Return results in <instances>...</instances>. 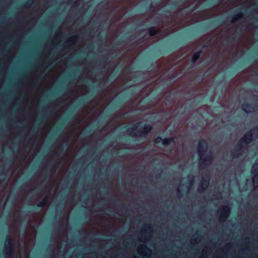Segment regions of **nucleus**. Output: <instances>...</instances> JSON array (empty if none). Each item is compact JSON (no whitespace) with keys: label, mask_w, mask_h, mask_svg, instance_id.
<instances>
[{"label":"nucleus","mask_w":258,"mask_h":258,"mask_svg":"<svg viewBox=\"0 0 258 258\" xmlns=\"http://www.w3.org/2000/svg\"><path fill=\"white\" fill-rule=\"evenodd\" d=\"M144 24V22L143 21H142V22H140V23L139 24V26H142Z\"/></svg>","instance_id":"72a5a7b5"},{"label":"nucleus","mask_w":258,"mask_h":258,"mask_svg":"<svg viewBox=\"0 0 258 258\" xmlns=\"http://www.w3.org/2000/svg\"><path fill=\"white\" fill-rule=\"evenodd\" d=\"M207 46V45L205 44L204 46H203V48H205Z\"/></svg>","instance_id":"79ce46f5"},{"label":"nucleus","mask_w":258,"mask_h":258,"mask_svg":"<svg viewBox=\"0 0 258 258\" xmlns=\"http://www.w3.org/2000/svg\"><path fill=\"white\" fill-rule=\"evenodd\" d=\"M150 8H152V7H153V6H152V5H150Z\"/></svg>","instance_id":"de8ad7c7"},{"label":"nucleus","mask_w":258,"mask_h":258,"mask_svg":"<svg viewBox=\"0 0 258 258\" xmlns=\"http://www.w3.org/2000/svg\"><path fill=\"white\" fill-rule=\"evenodd\" d=\"M209 179L208 178V180H203L201 184L200 185L198 190L200 192H202L204 191L208 186L209 184Z\"/></svg>","instance_id":"4468645a"},{"label":"nucleus","mask_w":258,"mask_h":258,"mask_svg":"<svg viewBox=\"0 0 258 258\" xmlns=\"http://www.w3.org/2000/svg\"><path fill=\"white\" fill-rule=\"evenodd\" d=\"M156 21H155V20H154V21H153V22H152V24H156Z\"/></svg>","instance_id":"e433bc0d"},{"label":"nucleus","mask_w":258,"mask_h":258,"mask_svg":"<svg viewBox=\"0 0 258 258\" xmlns=\"http://www.w3.org/2000/svg\"><path fill=\"white\" fill-rule=\"evenodd\" d=\"M2 113H10L9 112H2ZM10 113H20L19 112H11ZM22 113H85L84 112L82 111H78V112H73V111H64V112H59V111H56V112H53V111H48V112H23ZM87 113H90L89 112H87ZM93 113H105L104 111H100V112H93Z\"/></svg>","instance_id":"f8f14e48"},{"label":"nucleus","mask_w":258,"mask_h":258,"mask_svg":"<svg viewBox=\"0 0 258 258\" xmlns=\"http://www.w3.org/2000/svg\"><path fill=\"white\" fill-rule=\"evenodd\" d=\"M211 5H212V3H211V2H209V3H208L206 5V6H208V7H210V6H211Z\"/></svg>","instance_id":"f704fd0d"},{"label":"nucleus","mask_w":258,"mask_h":258,"mask_svg":"<svg viewBox=\"0 0 258 258\" xmlns=\"http://www.w3.org/2000/svg\"><path fill=\"white\" fill-rule=\"evenodd\" d=\"M174 95L170 91H167L165 93V101L166 105H170L174 102Z\"/></svg>","instance_id":"9d476101"},{"label":"nucleus","mask_w":258,"mask_h":258,"mask_svg":"<svg viewBox=\"0 0 258 258\" xmlns=\"http://www.w3.org/2000/svg\"><path fill=\"white\" fill-rule=\"evenodd\" d=\"M207 148V143L205 141H201L199 142L198 145V152L200 156L199 166L200 168H204V165H208L212 162L213 158L211 156L204 157V153Z\"/></svg>","instance_id":"f257e3e1"},{"label":"nucleus","mask_w":258,"mask_h":258,"mask_svg":"<svg viewBox=\"0 0 258 258\" xmlns=\"http://www.w3.org/2000/svg\"><path fill=\"white\" fill-rule=\"evenodd\" d=\"M243 16V14L241 12H237L236 14L232 16V19L231 20V22L234 23L237 21L239 18H241Z\"/></svg>","instance_id":"a211bd4d"},{"label":"nucleus","mask_w":258,"mask_h":258,"mask_svg":"<svg viewBox=\"0 0 258 258\" xmlns=\"http://www.w3.org/2000/svg\"><path fill=\"white\" fill-rule=\"evenodd\" d=\"M230 209L228 206H223L222 208H220L218 212L220 213L219 220L221 222L225 221L230 214Z\"/></svg>","instance_id":"6e6552de"},{"label":"nucleus","mask_w":258,"mask_h":258,"mask_svg":"<svg viewBox=\"0 0 258 258\" xmlns=\"http://www.w3.org/2000/svg\"><path fill=\"white\" fill-rule=\"evenodd\" d=\"M229 18V17H227V20H228V18Z\"/></svg>","instance_id":"603ef678"},{"label":"nucleus","mask_w":258,"mask_h":258,"mask_svg":"<svg viewBox=\"0 0 258 258\" xmlns=\"http://www.w3.org/2000/svg\"><path fill=\"white\" fill-rule=\"evenodd\" d=\"M237 38V37L236 36H233L231 37L230 40L229 41V42H230L231 41H234L236 40Z\"/></svg>","instance_id":"7c9ffc66"},{"label":"nucleus","mask_w":258,"mask_h":258,"mask_svg":"<svg viewBox=\"0 0 258 258\" xmlns=\"http://www.w3.org/2000/svg\"><path fill=\"white\" fill-rule=\"evenodd\" d=\"M138 253L143 256H149L151 255L152 251L144 244H141L138 247Z\"/></svg>","instance_id":"1a4fd4ad"},{"label":"nucleus","mask_w":258,"mask_h":258,"mask_svg":"<svg viewBox=\"0 0 258 258\" xmlns=\"http://www.w3.org/2000/svg\"><path fill=\"white\" fill-rule=\"evenodd\" d=\"M253 182L255 186H258V176L255 175L253 178Z\"/></svg>","instance_id":"5701e85b"},{"label":"nucleus","mask_w":258,"mask_h":258,"mask_svg":"<svg viewBox=\"0 0 258 258\" xmlns=\"http://www.w3.org/2000/svg\"><path fill=\"white\" fill-rule=\"evenodd\" d=\"M118 74V72H113L111 73V74L110 75V77L111 79H113L115 77H116V76Z\"/></svg>","instance_id":"cd10ccee"},{"label":"nucleus","mask_w":258,"mask_h":258,"mask_svg":"<svg viewBox=\"0 0 258 258\" xmlns=\"http://www.w3.org/2000/svg\"><path fill=\"white\" fill-rule=\"evenodd\" d=\"M138 126H137L134 128L129 130L128 132L130 135L133 136H142L150 132L152 129L151 126L147 125H145L142 129H140V131H139L138 130Z\"/></svg>","instance_id":"39448f33"},{"label":"nucleus","mask_w":258,"mask_h":258,"mask_svg":"<svg viewBox=\"0 0 258 258\" xmlns=\"http://www.w3.org/2000/svg\"><path fill=\"white\" fill-rule=\"evenodd\" d=\"M173 140L172 139H165L163 141V144L164 145H168V144L170 143V142L171 141H172Z\"/></svg>","instance_id":"bb28decb"},{"label":"nucleus","mask_w":258,"mask_h":258,"mask_svg":"<svg viewBox=\"0 0 258 258\" xmlns=\"http://www.w3.org/2000/svg\"><path fill=\"white\" fill-rule=\"evenodd\" d=\"M148 30L150 36H154L159 33V31L154 26L150 27Z\"/></svg>","instance_id":"f3484780"},{"label":"nucleus","mask_w":258,"mask_h":258,"mask_svg":"<svg viewBox=\"0 0 258 258\" xmlns=\"http://www.w3.org/2000/svg\"><path fill=\"white\" fill-rule=\"evenodd\" d=\"M42 101H43V102H46L45 99H43Z\"/></svg>","instance_id":"c03bdc74"},{"label":"nucleus","mask_w":258,"mask_h":258,"mask_svg":"<svg viewBox=\"0 0 258 258\" xmlns=\"http://www.w3.org/2000/svg\"><path fill=\"white\" fill-rule=\"evenodd\" d=\"M213 1H215V2H217V1H216V0H213Z\"/></svg>","instance_id":"864d4df0"},{"label":"nucleus","mask_w":258,"mask_h":258,"mask_svg":"<svg viewBox=\"0 0 258 258\" xmlns=\"http://www.w3.org/2000/svg\"><path fill=\"white\" fill-rule=\"evenodd\" d=\"M157 113H160V112H157ZM161 113H166L165 112H161Z\"/></svg>","instance_id":"49530a36"},{"label":"nucleus","mask_w":258,"mask_h":258,"mask_svg":"<svg viewBox=\"0 0 258 258\" xmlns=\"http://www.w3.org/2000/svg\"><path fill=\"white\" fill-rule=\"evenodd\" d=\"M79 38V36L78 35H74L68 39V40L66 42V45H67V44L69 43V42H75L77 40H78Z\"/></svg>","instance_id":"6ab92c4d"},{"label":"nucleus","mask_w":258,"mask_h":258,"mask_svg":"<svg viewBox=\"0 0 258 258\" xmlns=\"http://www.w3.org/2000/svg\"><path fill=\"white\" fill-rule=\"evenodd\" d=\"M177 77H178V75L177 74H174L171 75L169 77V78L171 80H174V79H176Z\"/></svg>","instance_id":"c756f323"},{"label":"nucleus","mask_w":258,"mask_h":258,"mask_svg":"<svg viewBox=\"0 0 258 258\" xmlns=\"http://www.w3.org/2000/svg\"><path fill=\"white\" fill-rule=\"evenodd\" d=\"M142 102L144 103H147V104L150 102V98L149 97H144L142 99Z\"/></svg>","instance_id":"c85d7f7f"},{"label":"nucleus","mask_w":258,"mask_h":258,"mask_svg":"<svg viewBox=\"0 0 258 258\" xmlns=\"http://www.w3.org/2000/svg\"><path fill=\"white\" fill-rule=\"evenodd\" d=\"M78 71H77V70H76L75 71H74V74H76L77 73V72H78Z\"/></svg>","instance_id":"ea45409f"},{"label":"nucleus","mask_w":258,"mask_h":258,"mask_svg":"<svg viewBox=\"0 0 258 258\" xmlns=\"http://www.w3.org/2000/svg\"><path fill=\"white\" fill-rule=\"evenodd\" d=\"M61 92V90H59L58 91H52L50 93V95L52 97V98H53L57 96Z\"/></svg>","instance_id":"412c9836"},{"label":"nucleus","mask_w":258,"mask_h":258,"mask_svg":"<svg viewBox=\"0 0 258 258\" xmlns=\"http://www.w3.org/2000/svg\"><path fill=\"white\" fill-rule=\"evenodd\" d=\"M87 98L85 97H82L80 98H79L77 101V104L78 105H81L82 104H84L85 101L86 100Z\"/></svg>","instance_id":"4be33fe9"},{"label":"nucleus","mask_w":258,"mask_h":258,"mask_svg":"<svg viewBox=\"0 0 258 258\" xmlns=\"http://www.w3.org/2000/svg\"><path fill=\"white\" fill-rule=\"evenodd\" d=\"M258 134V129H252L249 132L246 133L241 140V144H247L251 142L252 139V134Z\"/></svg>","instance_id":"0eeeda50"},{"label":"nucleus","mask_w":258,"mask_h":258,"mask_svg":"<svg viewBox=\"0 0 258 258\" xmlns=\"http://www.w3.org/2000/svg\"><path fill=\"white\" fill-rule=\"evenodd\" d=\"M47 203V200L46 199H44L40 203V204L38 205L39 206H43L45 205Z\"/></svg>","instance_id":"393cba45"},{"label":"nucleus","mask_w":258,"mask_h":258,"mask_svg":"<svg viewBox=\"0 0 258 258\" xmlns=\"http://www.w3.org/2000/svg\"><path fill=\"white\" fill-rule=\"evenodd\" d=\"M125 113H135V112H125Z\"/></svg>","instance_id":"37998d69"},{"label":"nucleus","mask_w":258,"mask_h":258,"mask_svg":"<svg viewBox=\"0 0 258 258\" xmlns=\"http://www.w3.org/2000/svg\"><path fill=\"white\" fill-rule=\"evenodd\" d=\"M33 2L34 0H28L25 3V4L23 5V7L25 8L28 7L30 5H31L33 3Z\"/></svg>","instance_id":"b1692460"},{"label":"nucleus","mask_w":258,"mask_h":258,"mask_svg":"<svg viewBox=\"0 0 258 258\" xmlns=\"http://www.w3.org/2000/svg\"><path fill=\"white\" fill-rule=\"evenodd\" d=\"M39 77L40 78H43L44 76L43 75V74H41L39 76Z\"/></svg>","instance_id":"c9c22d12"},{"label":"nucleus","mask_w":258,"mask_h":258,"mask_svg":"<svg viewBox=\"0 0 258 258\" xmlns=\"http://www.w3.org/2000/svg\"><path fill=\"white\" fill-rule=\"evenodd\" d=\"M209 179L208 178V180H203L201 184L200 185L198 190L200 192H202L204 191L208 186L209 184Z\"/></svg>","instance_id":"2eb2a0df"},{"label":"nucleus","mask_w":258,"mask_h":258,"mask_svg":"<svg viewBox=\"0 0 258 258\" xmlns=\"http://www.w3.org/2000/svg\"><path fill=\"white\" fill-rule=\"evenodd\" d=\"M205 75L202 76L201 80L202 81L203 80V78L204 77Z\"/></svg>","instance_id":"58836bf2"},{"label":"nucleus","mask_w":258,"mask_h":258,"mask_svg":"<svg viewBox=\"0 0 258 258\" xmlns=\"http://www.w3.org/2000/svg\"><path fill=\"white\" fill-rule=\"evenodd\" d=\"M161 140H162L161 138H157L155 140V142L156 143H159Z\"/></svg>","instance_id":"473e14b6"},{"label":"nucleus","mask_w":258,"mask_h":258,"mask_svg":"<svg viewBox=\"0 0 258 258\" xmlns=\"http://www.w3.org/2000/svg\"><path fill=\"white\" fill-rule=\"evenodd\" d=\"M96 37H98V34H97V35H96Z\"/></svg>","instance_id":"3c124183"},{"label":"nucleus","mask_w":258,"mask_h":258,"mask_svg":"<svg viewBox=\"0 0 258 258\" xmlns=\"http://www.w3.org/2000/svg\"><path fill=\"white\" fill-rule=\"evenodd\" d=\"M154 66V63H152L151 64H150V65L149 64H147V68L148 69H150L151 68L153 67Z\"/></svg>","instance_id":"2f4dec72"},{"label":"nucleus","mask_w":258,"mask_h":258,"mask_svg":"<svg viewBox=\"0 0 258 258\" xmlns=\"http://www.w3.org/2000/svg\"><path fill=\"white\" fill-rule=\"evenodd\" d=\"M122 42H125L126 40H130L132 39V35H129L128 33L125 34L120 39Z\"/></svg>","instance_id":"aec40b11"},{"label":"nucleus","mask_w":258,"mask_h":258,"mask_svg":"<svg viewBox=\"0 0 258 258\" xmlns=\"http://www.w3.org/2000/svg\"><path fill=\"white\" fill-rule=\"evenodd\" d=\"M182 0H176L175 3H177V2H182Z\"/></svg>","instance_id":"4c0bfd02"},{"label":"nucleus","mask_w":258,"mask_h":258,"mask_svg":"<svg viewBox=\"0 0 258 258\" xmlns=\"http://www.w3.org/2000/svg\"><path fill=\"white\" fill-rule=\"evenodd\" d=\"M225 21L223 18L216 19L202 24L201 27L203 31H205L215 27L218 24H223Z\"/></svg>","instance_id":"20e7f679"},{"label":"nucleus","mask_w":258,"mask_h":258,"mask_svg":"<svg viewBox=\"0 0 258 258\" xmlns=\"http://www.w3.org/2000/svg\"><path fill=\"white\" fill-rule=\"evenodd\" d=\"M202 53V50H199L196 52L192 56L191 58V61L192 63H196L198 60L200 58V56Z\"/></svg>","instance_id":"dca6fc26"},{"label":"nucleus","mask_w":258,"mask_h":258,"mask_svg":"<svg viewBox=\"0 0 258 258\" xmlns=\"http://www.w3.org/2000/svg\"><path fill=\"white\" fill-rule=\"evenodd\" d=\"M184 44V42H181L179 43H173L169 45L163 46L161 48L155 50L153 51L152 57L155 59L162 55H166L168 53L173 51L177 48L180 44Z\"/></svg>","instance_id":"f03ea898"},{"label":"nucleus","mask_w":258,"mask_h":258,"mask_svg":"<svg viewBox=\"0 0 258 258\" xmlns=\"http://www.w3.org/2000/svg\"><path fill=\"white\" fill-rule=\"evenodd\" d=\"M92 88H97V86H94V85H92Z\"/></svg>","instance_id":"a19ab883"},{"label":"nucleus","mask_w":258,"mask_h":258,"mask_svg":"<svg viewBox=\"0 0 258 258\" xmlns=\"http://www.w3.org/2000/svg\"><path fill=\"white\" fill-rule=\"evenodd\" d=\"M151 233H153V229L150 226L147 227V228L142 229L140 231V235H139L140 241L144 243L147 242L150 238Z\"/></svg>","instance_id":"423d86ee"},{"label":"nucleus","mask_w":258,"mask_h":258,"mask_svg":"<svg viewBox=\"0 0 258 258\" xmlns=\"http://www.w3.org/2000/svg\"><path fill=\"white\" fill-rule=\"evenodd\" d=\"M119 44H120V43H119V41H118L117 42H116V44L119 45Z\"/></svg>","instance_id":"a18cd8bd"},{"label":"nucleus","mask_w":258,"mask_h":258,"mask_svg":"<svg viewBox=\"0 0 258 258\" xmlns=\"http://www.w3.org/2000/svg\"><path fill=\"white\" fill-rule=\"evenodd\" d=\"M70 77L71 78H72V77H73V76H72V75H70ZM74 77V76H73V77Z\"/></svg>","instance_id":"09e8293b"},{"label":"nucleus","mask_w":258,"mask_h":258,"mask_svg":"<svg viewBox=\"0 0 258 258\" xmlns=\"http://www.w3.org/2000/svg\"><path fill=\"white\" fill-rule=\"evenodd\" d=\"M42 66L48 70H50L52 68V64L50 63H49L47 66H45V64H43Z\"/></svg>","instance_id":"a878e982"},{"label":"nucleus","mask_w":258,"mask_h":258,"mask_svg":"<svg viewBox=\"0 0 258 258\" xmlns=\"http://www.w3.org/2000/svg\"><path fill=\"white\" fill-rule=\"evenodd\" d=\"M205 249H204L203 251V252H204L205 251Z\"/></svg>","instance_id":"8fccbe9b"},{"label":"nucleus","mask_w":258,"mask_h":258,"mask_svg":"<svg viewBox=\"0 0 258 258\" xmlns=\"http://www.w3.org/2000/svg\"><path fill=\"white\" fill-rule=\"evenodd\" d=\"M12 240L8 237L5 241V249L7 255H11L12 252Z\"/></svg>","instance_id":"9b49d317"},{"label":"nucleus","mask_w":258,"mask_h":258,"mask_svg":"<svg viewBox=\"0 0 258 258\" xmlns=\"http://www.w3.org/2000/svg\"><path fill=\"white\" fill-rule=\"evenodd\" d=\"M252 104L247 101H244L241 104V108L244 111V113H254L250 110L252 108Z\"/></svg>","instance_id":"ddd939ff"},{"label":"nucleus","mask_w":258,"mask_h":258,"mask_svg":"<svg viewBox=\"0 0 258 258\" xmlns=\"http://www.w3.org/2000/svg\"><path fill=\"white\" fill-rule=\"evenodd\" d=\"M129 94L128 93H123L117 98H111L110 102V107L112 109H116L121 106L125 102L126 97Z\"/></svg>","instance_id":"7ed1b4c3"}]
</instances>
